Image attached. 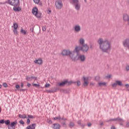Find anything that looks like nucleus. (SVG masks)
<instances>
[{
  "mask_svg": "<svg viewBox=\"0 0 129 129\" xmlns=\"http://www.w3.org/2000/svg\"><path fill=\"white\" fill-rule=\"evenodd\" d=\"M56 91H57V89L55 88H53L49 90H46L47 93H54V92H56Z\"/></svg>",
  "mask_w": 129,
  "mask_h": 129,
  "instance_id": "nucleus-18",
  "label": "nucleus"
},
{
  "mask_svg": "<svg viewBox=\"0 0 129 129\" xmlns=\"http://www.w3.org/2000/svg\"><path fill=\"white\" fill-rule=\"evenodd\" d=\"M32 12L33 15L35 16L36 18L38 19H41L42 17V13L41 12H39V10L37 7H34L33 8Z\"/></svg>",
  "mask_w": 129,
  "mask_h": 129,
  "instance_id": "nucleus-5",
  "label": "nucleus"
},
{
  "mask_svg": "<svg viewBox=\"0 0 129 129\" xmlns=\"http://www.w3.org/2000/svg\"><path fill=\"white\" fill-rule=\"evenodd\" d=\"M83 84V86H85V87H86V86H88V84H89V83L88 82H84Z\"/></svg>",
  "mask_w": 129,
  "mask_h": 129,
  "instance_id": "nucleus-34",
  "label": "nucleus"
},
{
  "mask_svg": "<svg viewBox=\"0 0 129 129\" xmlns=\"http://www.w3.org/2000/svg\"><path fill=\"white\" fill-rule=\"evenodd\" d=\"M62 92H63V93H68V91H67V90H62Z\"/></svg>",
  "mask_w": 129,
  "mask_h": 129,
  "instance_id": "nucleus-49",
  "label": "nucleus"
},
{
  "mask_svg": "<svg viewBox=\"0 0 129 129\" xmlns=\"http://www.w3.org/2000/svg\"><path fill=\"white\" fill-rule=\"evenodd\" d=\"M129 126V122H127L126 124V127H128Z\"/></svg>",
  "mask_w": 129,
  "mask_h": 129,
  "instance_id": "nucleus-63",
  "label": "nucleus"
},
{
  "mask_svg": "<svg viewBox=\"0 0 129 129\" xmlns=\"http://www.w3.org/2000/svg\"><path fill=\"white\" fill-rule=\"evenodd\" d=\"M35 4L38 5L40 7H42V2H40V0H33Z\"/></svg>",
  "mask_w": 129,
  "mask_h": 129,
  "instance_id": "nucleus-23",
  "label": "nucleus"
},
{
  "mask_svg": "<svg viewBox=\"0 0 129 129\" xmlns=\"http://www.w3.org/2000/svg\"><path fill=\"white\" fill-rule=\"evenodd\" d=\"M82 79L83 80H84V82H88L89 78L88 77L85 78V77H83Z\"/></svg>",
  "mask_w": 129,
  "mask_h": 129,
  "instance_id": "nucleus-35",
  "label": "nucleus"
},
{
  "mask_svg": "<svg viewBox=\"0 0 129 129\" xmlns=\"http://www.w3.org/2000/svg\"><path fill=\"white\" fill-rule=\"evenodd\" d=\"M27 117L28 118L31 119H34V118H35V116L32 115H30V114H28L27 115Z\"/></svg>",
  "mask_w": 129,
  "mask_h": 129,
  "instance_id": "nucleus-30",
  "label": "nucleus"
},
{
  "mask_svg": "<svg viewBox=\"0 0 129 129\" xmlns=\"http://www.w3.org/2000/svg\"><path fill=\"white\" fill-rule=\"evenodd\" d=\"M90 49H91V50H92V49H93V48H94V45H93V44H92V43L90 44Z\"/></svg>",
  "mask_w": 129,
  "mask_h": 129,
  "instance_id": "nucleus-43",
  "label": "nucleus"
},
{
  "mask_svg": "<svg viewBox=\"0 0 129 129\" xmlns=\"http://www.w3.org/2000/svg\"><path fill=\"white\" fill-rule=\"evenodd\" d=\"M36 127V123H33L31 125H28L26 129H35Z\"/></svg>",
  "mask_w": 129,
  "mask_h": 129,
  "instance_id": "nucleus-19",
  "label": "nucleus"
},
{
  "mask_svg": "<svg viewBox=\"0 0 129 129\" xmlns=\"http://www.w3.org/2000/svg\"><path fill=\"white\" fill-rule=\"evenodd\" d=\"M30 119L29 118H27V122H26V123L27 124H29V123H30Z\"/></svg>",
  "mask_w": 129,
  "mask_h": 129,
  "instance_id": "nucleus-48",
  "label": "nucleus"
},
{
  "mask_svg": "<svg viewBox=\"0 0 129 129\" xmlns=\"http://www.w3.org/2000/svg\"><path fill=\"white\" fill-rule=\"evenodd\" d=\"M47 122L48 123H49V124H52V120L49 119H47Z\"/></svg>",
  "mask_w": 129,
  "mask_h": 129,
  "instance_id": "nucleus-42",
  "label": "nucleus"
},
{
  "mask_svg": "<svg viewBox=\"0 0 129 129\" xmlns=\"http://www.w3.org/2000/svg\"><path fill=\"white\" fill-rule=\"evenodd\" d=\"M26 79L27 81H31V80H35L36 81L37 80L38 78H37V77H34V76L29 77L28 76H26Z\"/></svg>",
  "mask_w": 129,
  "mask_h": 129,
  "instance_id": "nucleus-12",
  "label": "nucleus"
},
{
  "mask_svg": "<svg viewBox=\"0 0 129 129\" xmlns=\"http://www.w3.org/2000/svg\"><path fill=\"white\" fill-rule=\"evenodd\" d=\"M76 83H77L78 86H80V85H81V82L80 81H78Z\"/></svg>",
  "mask_w": 129,
  "mask_h": 129,
  "instance_id": "nucleus-41",
  "label": "nucleus"
},
{
  "mask_svg": "<svg viewBox=\"0 0 129 129\" xmlns=\"http://www.w3.org/2000/svg\"><path fill=\"white\" fill-rule=\"evenodd\" d=\"M19 27V25L18 24L15 23H13V26H12V28H14V29L17 30Z\"/></svg>",
  "mask_w": 129,
  "mask_h": 129,
  "instance_id": "nucleus-26",
  "label": "nucleus"
},
{
  "mask_svg": "<svg viewBox=\"0 0 129 129\" xmlns=\"http://www.w3.org/2000/svg\"><path fill=\"white\" fill-rule=\"evenodd\" d=\"M32 86H35V87H36V88H38V87H40V84L33 83Z\"/></svg>",
  "mask_w": 129,
  "mask_h": 129,
  "instance_id": "nucleus-37",
  "label": "nucleus"
},
{
  "mask_svg": "<svg viewBox=\"0 0 129 129\" xmlns=\"http://www.w3.org/2000/svg\"><path fill=\"white\" fill-rule=\"evenodd\" d=\"M52 127L54 129H60V127H61V125L59 124L54 123Z\"/></svg>",
  "mask_w": 129,
  "mask_h": 129,
  "instance_id": "nucleus-20",
  "label": "nucleus"
},
{
  "mask_svg": "<svg viewBox=\"0 0 129 129\" xmlns=\"http://www.w3.org/2000/svg\"><path fill=\"white\" fill-rule=\"evenodd\" d=\"M85 55L84 54H79L78 55V57L77 58V61H78V60H80L81 62H84L85 61Z\"/></svg>",
  "mask_w": 129,
  "mask_h": 129,
  "instance_id": "nucleus-8",
  "label": "nucleus"
},
{
  "mask_svg": "<svg viewBox=\"0 0 129 129\" xmlns=\"http://www.w3.org/2000/svg\"><path fill=\"white\" fill-rule=\"evenodd\" d=\"M73 83H76V82H73L72 81H68V80H67L66 85H67V86H69L71 85V84H73Z\"/></svg>",
  "mask_w": 129,
  "mask_h": 129,
  "instance_id": "nucleus-24",
  "label": "nucleus"
},
{
  "mask_svg": "<svg viewBox=\"0 0 129 129\" xmlns=\"http://www.w3.org/2000/svg\"><path fill=\"white\" fill-rule=\"evenodd\" d=\"M55 6L56 9H58V10H61V9L63 8V3L62 2V1L59 0L56 1L55 2Z\"/></svg>",
  "mask_w": 129,
  "mask_h": 129,
  "instance_id": "nucleus-7",
  "label": "nucleus"
},
{
  "mask_svg": "<svg viewBox=\"0 0 129 129\" xmlns=\"http://www.w3.org/2000/svg\"><path fill=\"white\" fill-rule=\"evenodd\" d=\"M98 86H100V87H101V86H106V83H105V82H103V83L99 82L98 83Z\"/></svg>",
  "mask_w": 129,
  "mask_h": 129,
  "instance_id": "nucleus-27",
  "label": "nucleus"
},
{
  "mask_svg": "<svg viewBox=\"0 0 129 129\" xmlns=\"http://www.w3.org/2000/svg\"><path fill=\"white\" fill-rule=\"evenodd\" d=\"M49 86H50V84H46L45 85V87L46 88H47V87H49Z\"/></svg>",
  "mask_w": 129,
  "mask_h": 129,
  "instance_id": "nucleus-51",
  "label": "nucleus"
},
{
  "mask_svg": "<svg viewBox=\"0 0 129 129\" xmlns=\"http://www.w3.org/2000/svg\"><path fill=\"white\" fill-rule=\"evenodd\" d=\"M122 120L123 121H118V122H119L120 125H123V122L124 121V120L122 119Z\"/></svg>",
  "mask_w": 129,
  "mask_h": 129,
  "instance_id": "nucleus-39",
  "label": "nucleus"
},
{
  "mask_svg": "<svg viewBox=\"0 0 129 129\" xmlns=\"http://www.w3.org/2000/svg\"><path fill=\"white\" fill-rule=\"evenodd\" d=\"M26 90H27V89H20V92L26 91Z\"/></svg>",
  "mask_w": 129,
  "mask_h": 129,
  "instance_id": "nucleus-55",
  "label": "nucleus"
},
{
  "mask_svg": "<svg viewBox=\"0 0 129 129\" xmlns=\"http://www.w3.org/2000/svg\"><path fill=\"white\" fill-rule=\"evenodd\" d=\"M3 86H4V87H8V84H7V83H4Z\"/></svg>",
  "mask_w": 129,
  "mask_h": 129,
  "instance_id": "nucleus-46",
  "label": "nucleus"
},
{
  "mask_svg": "<svg viewBox=\"0 0 129 129\" xmlns=\"http://www.w3.org/2000/svg\"><path fill=\"white\" fill-rule=\"evenodd\" d=\"M8 4L10 6H20V0H8Z\"/></svg>",
  "mask_w": 129,
  "mask_h": 129,
  "instance_id": "nucleus-6",
  "label": "nucleus"
},
{
  "mask_svg": "<svg viewBox=\"0 0 129 129\" xmlns=\"http://www.w3.org/2000/svg\"><path fill=\"white\" fill-rule=\"evenodd\" d=\"M97 43L99 45V49L104 53H108L111 50V44L108 40L100 38L97 40Z\"/></svg>",
  "mask_w": 129,
  "mask_h": 129,
  "instance_id": "nucleus-1",
  "label": "nucleus"
},
{
  "mask_svg": "<svg viewBox=\"0 0 129 129\" xmlns=\"http://www.w3.org/2000/svg\"><path fill=\"white\" fill-rule=\"evenodd\" d=\"M13 31L14 35H15V36H18V30H17V29H14Z\"/></svg>",
  "mask_w": 129,
  "mask_h": 129,
  "instance_id": "nucleus-36",
  "label": "nucleus"
},
{
  "mask_svg": "<svg viewBox=\"0 0 129 129\" xmlns=\"http://www.w3.org/2000/svg\"><path fill=\"white\" fill-rule=\"evenodd\" d=\"M60 119H62V120H67V118H64V117H62L61 118H60Z\"/></svg>",
  "mask_w": 129,
  "mask_h": 129,
  "instance_id": "nucleus-54",
  "label": "nucleus"
},
{
  "mask_svg": "<svg viewBox=\"0 0 129 129\" xmlns=\"http://www.w3.org/2000/svg\"><path fill=\"white\" fill-rule=\"evenodd\" d=\"M67 82V80H65L64 81L61 82V83H58L57 85L58 86H65V85H66Z\"/></svg>",
  "mask_w": 129,
  "mask_h": 129,
  "instance_id": "nucleus-21",
  "label": "nucleus"
},
{
  "mask_svg": "<svg viewBox=\"0 0 129 129\" xmlns=\"http://www.w3.org/2000/svg\"><path fill=\"white\" fill-rule=\"evenodd\" d=\"M76 53H79L82 51L83 53H87L89 50V46L87 44H84L82 46H77L75 47Z\"/></svg>",
  "mask_w": 129,
  "mask_h": 129,
  "instance_id": "nucleus-3",
  "label": "nucleus"
},
{
  "mask_svg": "<svg viewBox=\"0 0 129 129\" xmlns=\"http://www.w3.org/2000/svg\"><path fill=\"white\" fill-rule=\"evenodd\" d=\"M52 119H54V120H57V119L60 120V119H61V116H59L58 117H53Z\"/></svg>",
  "mask_w": 129,
  "mask_h": 129,
  "instance_id": "nucleus-32",
  "label": "nucleus"
},
{
  "mask_svg": "<svg viewBox=\"0 0 129 129\" xmlns=\"http://www.w3.org/2000/svg\"><path fill=\"white\" fill-rule=\"evenodd\" d=\"M20 32L21 34H24V35H26V34H27V31L23 29L21 30Z\"/></svg>",
  "mask_w": 129,
  "mask_h": 129,
  "instance_id": "nucleus-31",
  "label": "nucleus"
},
{
  "mask_svg": "<svg viewBox=\"0 0 129 129\" xmlns=\"http://www.w3.org/2000/svg\"><path fill=\"white\" fill-rule=\"evenodd\" d=\"M116 84L118 85V86H122V83L120 81H116Z\"/></svg>",
  "mask_w": 129,
  "mask_h": 129,
  "instance_id": "nucleus-29",
  "label": "nucleus"
},
{
  "mask_svg": "<svg viewBox=\"0 0 129 129\" xmlns=\"http://www.w3.org/2000/svg\"><path fill=\"white\" fill-rule=\"evenodd\" d=\"M77 123L78 124H79V125H81V120H79L77 121Z\"/></svg>",
  "mask_w": 129,
  "mask_h": 129,
  "instance_id": "nucleus-53",
  "label": "nucleus"
},
{
  "mask_svg": "<svg viewBox=\"0 0 129 129\" xmlns=\"http://www.w3.org/2000/svg\"><path fill=\"white\" fill-rule=\"evenodd\" d=\"M123 20L124 22H126L127 24L129 26V15L127 14L123 15Z\"/></svg>",
  "mask_w": 129,
  "mask_h": 129,
  "instance_id": "nucleus-11",
  "label": "nucleus"
},
{
  "mask_svg": "<svg viewBox=\"0 0 129 129\" xmlns=\"http://www.w3.org/2000/svg\"><path fill=\"white\" fill-rule=\"evenodd\" d=\"M62 125H65V126H66L67 124H66V122H64L62 123Z\"/></svg>",
  "mask_w": 129,
  "mask_h": 129,
  "instance_id": "nucleus-64",
  "label": "nucleus"
},
{
  "mask_svg": "<svg viewBox=\"0 0 129 129\" xmlns=\"http://www.w3.org/2000/svg\"><path fill=\"white\" fill-rule=\"evenodd\" d=\"M111 129H116V128L115 127V126H114V125H112L111 127Z\"/></svg>",
  "mask_w": 129,
  "mask_h": 129,
  "instance_id": "nucleus-60",
  "label": "nucleus"
},
{
  "mask_svg": "<svg viewBox=\"0 0 129 129\" xmlns=\"http://www.w3.org/2000/svg\"><path fill=\"white\" fill-rule=\"evenodd\" d=\"M125 86L126 87V88H128V87H129V84H125Z\"/></svg>",
  "mask_w": 129,
  "mask_h": 129,
  "instance_id": "nucleus-62",
  "label": "nucleus"
},
{
  "mask_svg": "<svg viewBox=\"0 0 129 129\" xmlns=\"http://www.w3.org/2000/svg\"><path fill=\"white\" fill-rule=\"evenodd\" d=\"M74 126H75V123L74 122L70 121L69 127H70V128H73Z\"/></svg>",
  "mask_w": 129,
  "mask_h": 129,
  "instance_id": "nucleus-22",
  "label": "nucleus"
},
{
  "mask_svg": "<svg viewBox=\"0 0 129 129\" xmlns=\"http://www.w3.org/2000/svg\"><path fill=\"white\" fill-rule=\"evenodd\" d=\"M42 31H43V32L46 31V26L42 27Z\"/></svg>",
  "mask_w": 129,
  "mask_h": 129,
  "instance_id": "nucleus-50",
  "label": "nucleus"
},
{
  "mask_svg": "<svg viewBox=\"0 0 129 129\" xmlns=\"http://www.w3.org/2000/svg\"><path fill=\"white\" fill-rule=\"evenodd\" d=\"M18 116L20 117V118H27V115L25 114L23 115L20 114L18 115Z\"/></svg>",
  "mask_w": 129,
  "mask_h": 129,
  "instance_id": "nucleus-25",
  "label": "nucleus"
},
{
  "mask_svg": "<svg viewBox=\"0 0 129 129\" xmlns=\"http://www.w3.org/2000/svg\"><path fill=\"white\" fill-rule=\"evenodd\" d=\"M91 125H92V124H91V123H88V126H89V127H90Z\"/></svg>",
  "mask_w": 129,
  "mask_h": 129,
  "instance_id": "nucleus-58",
  "label": "nucleus"
},
{
  "mask_svg": "<svg viewBox=\"0 0 129 129\" xmlns=\"http://www.w3.org/2000/svg\"><path fill=\"white\" fill-rule=\"evenodd\" d=\"M81 31V27L79 25H76L74 27V32L79 33Z\"/></svg>",
  "mask_w": 129,
  "mask_h": 129,
  "instance_id": "nucleus-14",
  "label": "nucleus"
},
{
  "mask_svg": "<svg viewBox=\"0 0 129 129\" xmlns=\"http://www.w3.org/2000/svg\"><path fill=\"white\" fill-rule=\"evenodd\" d=\"M34 62L35 64H38V65H41V64H43V60H42L41 58H39L36 60H35Z\"/></svg>",
  "mask_w": 129,
  "mask_h": 129,
  "instance_id": "nucleus-16",
  "label": "nucleus"
},
{
  "mask_svg": "<svg viewBox=\"0 0 129 129\" xmlns=\"http://www.w3.org/2000/svg\"><path fill=\"white\" fill-rule=\"evenodd\" d=\"M0 123L1 124L5 123L6 125H8V129H15L16 125L18 124V121L16 120L11 122V121L9 119L5 120V119H3L0 120Z\"/></svg>",
  "mask_w": 129,
  "mask_h": 129,
  "instance_id": "nucleus-2",
  "label": "nucleus"
},
{
  "mask_svg": "<svg viewBox=\"0 0 129 129\" xmlns=\"http://www.w3.org/2000/svg\"><path fill=\"white\" fill-rule=\"evenodd\" d=\"M79 52H76V50L71 51L69 53V57L72 59V61H77Z\"/></svg>",
  "mask_w": 129,
  "mask_h": 129,
  "instance_id": "nucleus-4",
  "label": "nucleus"
},
{
  "mask_svg": "<svg viewBox=\"0 0 129 129\" xmlns=\"http://www.w3.org/2000/svg\"><path fill=\"white\" fill-rule=\"evenodd\" d=\"M122 44L124 47L129 49V38H126L122 41Z\"/></svg>",
  "mask_w": 129,
  "mask_h": 129,
  "instance_id": "nucleus-10",
  "label": "nucleus"
},
{
  "mask_svg": "<svg viewBox=\"0 0 129 129\" xmlns=\"http://www.w3.org/2000/svg\"><path fill=\"white\" fill-rule=\"evenodd\" d=\"M109 121H123V120H122V118L117 117V118L110 119L109 120L106 121V122H109Z\"/></svg>",
  "mask_w": 129,
  "mask_h": 129,
  "instance_id": "nucleus-9",
  "label": "nucleus"
},
{
  "mask_svg": "<svg viewBox=\"0 0 129 129\" xmlns=\"http://www.w3.org/2000/svg\"><path fill=\"white\" fill-rule=\"evenodd\" d=\"M94 83H90V85L91 86H94Z\"/></svg>",
  "mask_w": 129,
  "mask_h": 129,
  "instance_id": "nucleus-59",
  "label": "nucleus"
},
{
  "mask_svg": "<svg viewBox=\"0 0 129 129\" xmlns=\"http://www.w3.org/2000/svg\"><path fill=\"white\" fill-rule=\"evenodd\" d=\"M30 86H31V84L28 83H27V87H30Z\"/></svg>",
  "mask_w": 129,
  "mask_h": 129,
  "instance_id": "nucleus-61",
  "label": "nucleus"
},
{
  "mask_svg": "<svg viewBox=\"0 0 129 129\" xmlns=\"http://www.w3.org/2000/svg\"><path fill=\"white\" fill-rule=\"evenodd\" d=\"M19 123H20V124H25V122H24L23 120H21L19 121Z\"/></svg>",
  "mask_w": 129,
  "mask_h": 129,
  "instance_id": "nucleus-45",
  "label": "nucleus"
},
{
  "mask_svg": "<svg viewBox=\"0 0 129 129\" xmlns=\"http://www.w3.org/2000/svg\"><path fill=\"white\" fill-rule=\"evenodd\" d=\"M125 69L126 71H129V65L126 67Z\"/></svg>",
  "mask_w": 129,
  "mask_h": 129,
  "instance_id": "nucleus-56",
  "label": "nucleus"
},
{
  "mask_svg": "<svg viewBox=\"0 0 129 129\" xmlns=\"http://www.w3.org/2000/svg\"><path fill=\"white\" fill-rule=\"evenodd\" d=\"M15 87H16V89H18V90H19V89H20V85H16Z\"/></svg>",
  "mask_w": 129,
  "mask_h": 129,
  "instance_id": "nucleus-47",
  "label": "nucleus"
},
{
  "mask_svg": "<svg viewBox=\"0 0 129 129\" xmlns=\"http://www.w3.org/2000/svg\"><path fill=\"white\" fill-rule=\"evenodd\" d=\"M100 79V77L99 76H96L95 77V80H96V81H99Z\"/></svg>",
  "mask_w": 129,
  "mask_h": 129,
  "instance_id": "nucleus-40",
  "label": "nucleus"
},
{
  "mask_svg": "<svg viewBox=\"0 0 129 129\" xmlns=\"http://www.w3.org/2000/svg\"><path fill=\"white\" fill-rule=\"evenodd\" d=\"M81 127H82V128H84V127H85V124H81Z\"/></svg>",
  "mask_w": 129,
  "mask_h": 129,
  "instance_id": "nucleus-57",
  "label": "nucleus"
},
{
  "mask_svg": "<svg viewBox=\"0 0 129 129\" xmlns=\"http://www.w3.org/2000/svg\"><path fill=\"white\" fill-rule=\"evenodd\" d=\"M74 6H75V8L76 9V10H77V11H79V10H80L81 5H80V4H79V3L74 4Z\"/></svg>",
  "mask_w": 129,
  "mask_h": 129,
  "instance_id": "nucleus-17",
  "label": "nucleus"
},
{
  "mask_svg": "<svg viewBox=\"0 0 129 129\" xmlns=\"http://www.w3.org/2000/svg\"><path fill=\"white\" fill-rule=\"evenodd\" d=\"M73 5L79 3V0H72Z\"/></svg>",
  "mask_w": 129,
  "mask_h": 129,
  "instance_id": "nucleus-33",
  "label": "nucleus"
},
{
  "mask_svg": "<svg viewBox=\"0 0 129 129\" xmlns=\"http://www.w3.org/2000/svg\"><path fill=\"white\" fill-rule=\"evenodd\" d=\"M13 11L14 12H21L22 9L20 7V6H13Z\"/></svg>",
  "mask_w": 129,
  "mask_h": 129,
  "instance_id": "nucleus-15",
  "label": "nucleus"
},
{
  "mask_svg": "<svg viewBox=\"0 0 129 129\" xmlns=\"http://www.w3.org/2000/svg\"><path fill=\"white\" fill-rule=\"evenodd\" d=\"M34 28H35V25L30 28V31L32 33H35V32L34 31Z\"/></svg>",
  "mask_w": 129,
  "mask_h": 129,
  "instance_id": "nucleus-38",
  "label": "nucleus"
},
{
  "mask_svg": "<svg viewBox=\"0 0 129 129\" xmlns=\"http://www.w3.org/2000/svg\"><path fill=\"white\" fill-rule=\"evenodd\" d=\"M106 78H108V79H109V78H111V75H109L106 76Z\"/></svg>",
  "mask_w": 129,
  "mask_h": 129,
  "instance_id": "nucleus-52",
  "label": "nucleus"
},
{
  "mask_svg": "<svg viewBox=\"0 0 129 129\" xmlns=\"http://www.w3.org/2000/svg\"><path fill=\"white\" fill-rule=\"evenodd\" d=\"M84 42H85V40L83 38H82L80 40V44H81L82 46L85 45V44H84Z\"/></svg>",
  "mask_w": 129,
  "mask_h": 129,
  "instance_id": "nucleus-28",
  "label": "nucleus"
},
{
  "mask_svg": "<svg viewBox=\"0 0 129 129\" xmlns=\"http://www.w3.org/2000/svg\"><path fill=\"white\" fill-rule=\"evenodd\" d=\"M112 87H116L117 86V84L116 83H114L113 84H112Z\"/></svg>",
  "mask_w": 129,
  "mask_h": 129,
  "instance_id": "nucleus-44",
  "label": "nucleus"
},
{
  "mask_svg": "<svg viewBox=\"0 0 129 129\" xmlns=\"http://www.w3.org/2000/svg\"><path fill=\"white\" fill-rule=\"evenodd\" d=\"M70 52H71L70 50L64 49L61 52V55H62V56H67L68 57L69 56Z\"/></svg>",
  "mask_w": 129,
  "mask_h": 129,
  "instance_id": "nucleus-13",
  "label": "nucleus"
}]
</instances>
